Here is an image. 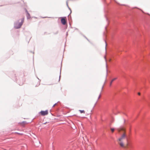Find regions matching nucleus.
I'll use <instances>...</instances> for the list:
<instances>
[{
    "label": "nucleus",
    "mask_w": 150,
    "mask_h": 150,
    "mask_svg": "<svg viewBox=\"0 0 150 150\" xmlns=\"http://www.w3.org/2000/svg\"><path fill=\"white\" fill-rule=\"evenodd\" d=\"M25 12L26 13V14H27L28 13V11L26 9H25Z\"/></svg>",
    "instance_id": "nucleus-17"
},
{
    "label": "nucleus",
    "mask_w": 150,
    "mask_h": 150,
    "mask_svg": "<svg viewBox=\"0 0 150 150\" xmlns=\"http://www.w3.org/2000/svg\"><path fill=\"white\" fill-rule=\"evenodd\" d=\"M67 7H69L68 4H67Z\"/></svg>",
    "instance_id": "nucleus-30"
},
{
    "label": "nucleus",
    "mask_w": 150,
    "mask_h": 150,
    "mask_svg": "<svg viewBox=\"0 0 150 150\" xmlns=\"http://www.w3.org/2000/svg\"><path fill=\"white\" fill-rule=\"evenodd\" d=\"M66 35V37L68 36V32H67Z\"/></svg>",
    "instance_id": "nucleus-20"
},
{
    "label": "nucleus",
    "mask_w": 150,
    "mask_h": 150,
    "mask_svg": "<svg viewBox=\"0 0 150 150\" xmlns=\"http://www.w3.org/2000/svg\"><path fill=\"white\" fill-rule=\"evenodd\" d=\"M57 103H55L52 106V107H53L54 106L56 105Z\"/></svg>",
    "instance_id": "nucleus-23"
},
{
    "label": "nucleus",
    "mask_w": 150,
    "mask_h": 150,
    "mask_svg": "<svg viewBox=\"0 0 150 150\" xmlns=\"http://www.w3.org/2000/svg\"><path fill=\"white\" fill-rule=\"evenodd\" d=\"M23 83H22V84H19V85H22Z\"/></svg>",
    "instance_id": "nucleus-32"
},
{
    "label": "nucleus",
    "mask_w": 150,
    "mask_h": 150,
    "mask_svg": "<svg viewBox=\"0 0 150 150\" xmlns=\"http://www.w3.org/2000/svg\"><path fill=\"white\" fill-rule=\"evenodd\" d=\"M58 33V31H57L56 32H55V33H54V34L56 35V34H57Z\"/></svg>",
    "instance_id": "nucleus-18"
},
{
    "label": "nucleus",
    "mask_w": 150,
    "mask_h": 150,
    "mask_svg": "<svg viewBox=\"0 0 150 150\" xmlns=\"http://www.w3.org/2000/svg\"><path fill=\"white\" fill-rule=\"evenodd\" d=\"M120 145L121 147L124 146V144L122 142H121L120 143Z\"/></svg>",
    "instance_id": "nucleus-9"
},
{
    "label": "nucleus",
    "mask_w": 150,
    "mask_h": 150,
    "mask_svg": "<svg viewBox=\"0 0 150 150\" xmlns=\"http://www.w3.org/2000/svg\"><path fill=\"white\" fill-rule=\"evenodd\" d=\"M46 122H45V123H44V124H45Z\"/></svg>",
    "instance_id": "nucleus-33"
},
{
    "label": "nucleus",
    "mask_w": 150,
    "mask_h": 150,
    "mask_svg": "<svg viewBox=\"0 0 150 150\" xmlns=\"http://www.w3.org/2000/svg\"><path fill=\"white\" fill-rule=\"evenodd\" d=\"M37 78H38V79L39 80V85H40V80L38 77H37Z\"/></svg>",
    "instance_id": "nucleus-16"
},
{
    "label": "nucleus",
    "mask_w": 150,
    "mask_h": 150,
    "mask_svg": "<svg viewBox=\"0 0 150 150\" xmlns=\"http://www.w3.org/2000/svg\"><path fill=\"white\" fill-rule=\"evenodd\" d=\"M39 113L43 116L47 115L48 113V110H46L45 111L41 110Z\"/></svg>",
    "instance_id": "nucleus-3"
},
{
    "label": "nucleus",
    "mask_w": 150,
    "mask_h": 150,
    "mask_svg": "<svg viewBox=\"0 0 150 150\" xmlns=\"http://www.w3.org/2000/svg\"><path fill=\"white\" fill-rule=\"evenodd\" d=\"M117 79V78H115L113 79L110 82V86H111V85H112V83L116 79Z\"/></svg>",
    "instance_id": "nucleus-6"
},
{
    "label": "nucleus",
    "mask_w": 150,
    "mask_h": 150,
    "mask_svg": "<svg viewBox=\"0 0 150 150\" xmlns=\"http://www.w3.org/2000/svg\"><path fill=\"white\" fill-rule=\"evenodd\" d=\"M126 137V135L125 134H123L121 137L123 139V138H124Z\"/></svg>",
    "instance_id": "nucleus-11"
},
{
    "label": "nucleus",
    "mask_w": 150,
    "mask_h": 150,
    "mask_svg": "<svg viewBox=\"0 0 150 150\" xmlns=\"http://www.w3.org/2000/svg\"><path fill=\"white\" fill-rule=\"evenodd\" d=\"M122 139L121 137L120 138H119V140L120 141H121Z\"/></svg>",
    "instance_id": "nucleus-19"
},
{
    "label": "nucleus",
    "mask_w": 150,
    "mask_h": 150,
    "mask_svg": "<svg viewBox=\"0 0 150 150\" xmlns=\"http://www.w3.org/2000/svg\"><path fill=\"white\" fill-rule=\"evenodd\" d=\"M26 123V122H25V121H23L22 122V123Z\"/></svg>",
    "instance_id": "nucleus-24"
},
{
    "label": "nucleus",
    "mask_w": 150,
    "mask_h": 150,
    "mask_svg": "<svg viewBox=\"0 0 150 150\" xmlns=\"http://www.w3.org/2000/svg\"><path fill=\"white\" fill-rule=\"evenodd\" d=\"M96 103H97V102L95 104H94V106H93V109L95 107L96 104Z\"/></svg>",
    "instance_id": "nucleus-22"
},
{
    "label": "nucleus",
    "mask_w": 150,
    "mask_h": 150,
    "mask_svg": "<svg viewBox=\"0 0 150 150\" xmlns=\"http://www.w3.org/2000/svg\"><path fill=\"white\" fill-rule=\"evenodd\" d=\"M16 76V74H14L12 77V79L14 81H16L17 80Z\"/></svg>",
    "instance_id": "nucleus-4"
},
{
    "label": "nucleus",
    "mask_w": 150,
    "mask_h": 150,
    "mask_svg": "<svg viewBox=\"0 0 150 150\" xmlns=\"http://www.w3.org/2000/svg\"><path fill=\"white\" fill-rule=\"evenodd\" d=\"M60 18H61V23L63 25H66L65 29H67V20L65 19V18H66V17H60Z\"/></svg>",
    "instance_id": "nucleus-2"
},
{
    "label": "nucleus",
    "mask_w": 150,
    "mask_h": 150,
    "mask_svg": "<svg viewBox=\"0 0 150 150\" xmlns=\"http://www.w3.org/2000/svg\"><path fill=\"white\" fill-rule=\"evenodd\" d=\"M111 130L112 132H113L115 130V129L114 128H111Z\"/></svg>",
    "instance_id": "nucleus-15"
},
{
    "label": "nucleus",
    "mask_w": 150,
    "mask_h": 150,
    "mask_svg": "<svg viewBox=\"0 0 150 150\" xmlns=\"http://www.w3.org/2000/svg\"><path fill=\"white\" fill-rule=\"evenodd\" d=\"M81 113H85V111L84 110H79Z\"/></svg>",
    "instance_id": "nucleus-10"
},
{
    "label": "nucleus",
    "mask_w": 150,
    "mask_h": 150,
    "mask_svg": "<svg viewBox=\"0 0 150 150\" xmlns=\"http://www.w3.org/2000/svg\"><path fill=\"white\" fill-rule=\"evenodd\" d=\"M105 44H106L105 48V50H106V45H107V43H106V41H105Z\"/></svg>",
    "instance_id": "nucleus-21"
},
{
    "label": "nucleus",
    "mask_w": 150,
    "mask_h": 150,
    "mask_svg": "<svg viewBox=\"0 0 150 150\" xmlns=\"http://www.w3.org/2000/svg\"><path fill=\"white\" fill-rule=\"evenodd\" d=\"M61 73V69H60V76H59V81L60 80V77H61V75H60Z\"/></svg>",
    "instance_id": "nucleus-14"
},
{
    "label": "nucleus",
    "mask_w": 150,
    "mask_h": 150,
    "mask_svg": "<svg viewBox=\"0 0 150 150\" xmlns=\"http://www.w3.org/2000/svg\"><path fill=\"white\" fill-rule=\"evenodd\" d=\"M105 29L106 30H107V27H105Z\"/></svg>",
    "instance_id": "nucleus-29"
},
{
    "label": "nucleus",
    "mask_w": 150,
    "mask_h": 150,
    "mask_svg": "<svg viewBox=\"0 0 150 150\" xmlns=\"http://www.w3.org/2000/svg\"><path fill=\"white\" fill-rule=\"evenodd\" d=\"M84 36L86 38V39L88 41H89L88 40V38L86 36Z\"/></svg>",
    "instance_id": "nucleus-25"
},
{
    "label": "nucleus",
    "mask_w": 150,
    "mask_h": 150,
    "mask_svg": "<svg viewBox=\"0 0 150 150\" xmlns=\"http://www.w3.org/2000/svg\"><path fill=\"white\" fill-rule=\"evenodd\" d=\"M43 18H46V17H42Z\"/></svg>",
    "instance_id": "nucleus-31"
},
{
    "label": "nucleus",
    "mask_w": 150,
    "mask_h": 150,
    "mask_svg": "<svg viewBox=\"0 0 150 150\" xmlns=\"http://www.w3.org/2000/svg\"><path fill=\"white\" fill-rule=\"evenodd\" d=\"M68 8L70 10V14H69V15H68V17L69 16V15L71 13V9L69 8V7H68Z\"/></svg>",
    "instance_id": "nucleus-13"
},
{
    "label": "nucleus",
    "mask_w": 150,
    "mask_h": 150,
    "mask_svg": "<svg viewBox=\"0 0 150 150\" xmlns=\"http://www.w3.org/2000/svg\"><path fill=\"white\" fill-rule=\"evenodd\" d=\"M24 19V18H23L21 19V21L20 22H19L20 19H19L15 21L14 23V28L16 29L20 28L23 23Z\"/></svg>",
    "instance_id": "nucleus-1"
},
{
    "label": "nucleus",
    "mask_w": 150,
    "mask_h": 150,
    "mask_svg": "<svg viewBox=\"0 0 150 150\" xmlns=\"http://www.w3.org/2000/svg\"><path fill=\"white\" fill-rule=\"evenodd\" d=\"M117 79V78H115L113 79L110 82V86H111V85H112V83L116 79Z\"/></svg>",
    "instance_id": "nucleus-5"
},
{
    "label": "nucleus",
    "mask_w": 150,
    "mask_h": 150,
    "mask_svg": "<svg viewBox=\"0 0 150 150\" xmlns=\"http://www.w3.org/2000/svg\"><path fill=\"white\" fill-rule=\"evenodd\" d=\"M105 17L106 21L108 22V23L109 22V20H108V18L107 16H106L105 15Z\"/></svg>",
    "instance_id": "nucleus-12"
},
{
    "label": "nucleus",
    "mask_w": 150,
    "mask_h": 150,
    "mask_svg": "<svg viewBox=\"0 0 150 150\" xmlns=\"http://www.w3.org/2000/svg\"><path fill=\"white\" fill-rule=\"evenodd\" d=\"M68 0L67 1H66V4H67H67H68Z\"/></svg>",
    "instance_id": "nucleus-28"
},
{
    "label": "nucleus",
    "mask_w": 150,
    "mask_h": 150,
    "mask_svg": "<svg viewBox=\"0 0 150 150\" xmlns=\"http://www.w3.org/2000/svg\"><path fill=\"white\" fill-rule=\"evenodd\" d=\"M26 16L28 19H29L30 18V15L29 13L26 14Z\"/></svg>",
    "instance_id": "nucleus-7"
},
{
    "label": "nucleus",
    "mask_w": 150,
    "mask_h": 150,
    "mask_svg": "<svg viewBox=\"0 0 150 150\" xmlns=\"http://www.w3.org/2000/svg\"><path fill=\"white\" fill-rule=\"evenodd\" d=\"M104 58H105V61H106V76H107V73H108L107 65V63H106V59L105 57H104Z\"/></svg>",
    "instance_id": "nucleus-8"
},
{
    "label": "nucleus",
    "mask_w": 150,
    "mask_h": 150,
    "mask_svg": "<svg viewBox=\"0 0 150 150\" xmlns=\"http://www.w3.org/2000/svg\"><path fill=\"white\" fill-rule=\"evenodd\" d=\"M34 18H37L36 17H34Z\"/></svg>",
    "instance_id": "nucleus-34"
},
{
    "label": "nucleus",
    "mask_w": 150,
    "mask_h": 150,
    "mask_svg": "<svg viewBox=\"0 0 150 150\" xmlns=\"http://www.w3.org/2000/svg\"><path fill=\"white\" fill-rule=\"evenodd\" d=\"M100 95H99L98 97V99H99L100 98Z\"/></svg>",
    "instance_id": "nucleus-27"
},
{
    "label": "nucleus",
    "mask_w": 150,
    "mask_h": 150,
    "mask_svg": "<svg viewBox=\"0 0 150 150\" xmlns=\"http://www.w3.org/2000/svg\"><path fill=\"white\" fill-rule=\"evenodd\" d=\"M141 94L140 93L138 92V95L139 96H140V95Z\"/></svg>",
    "instance_id": "nucleus-26"
}]
</instances>
